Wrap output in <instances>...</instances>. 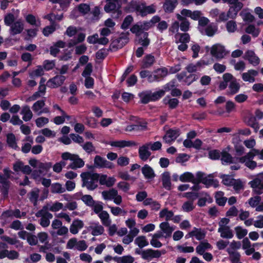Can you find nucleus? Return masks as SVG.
<instances>
[{
    "instance_id": "obj_41",
    "label": "nucleus",
    "mask_w": 263,
    "mask_h": 263,
    "mask_svg": "<svg viewBox=\"0 0 263 263\" xmlns=\"http://www.w3.org/2000/svg\"><path fill=\"white\" fill-rule=\"evenodd\" d=\"M240 84L237 82L236 79H234L230 83L229 88L231 95H234L237 93L240 89Z\"/></svg>"
},
{
    "instance_id": "obj_14",
    "label": "nucleus",
    "mask_w": 263,
    "mask_h": 263,
    "mask_svg": "<svg viewBox=\"0 0 263 263\" xmlns=\"http://www.w3.org/2000/svg\"><path fill=\"white\" fill-rule=\"evenodd\" d=\"M179 135L180 129L179 128H170L167 130L163 139H165L166 142L174 141L179 136Z\"/></svg>"
},
{
    "instance_id": "obj_40",
    "label": "nucleus",
    "mask_w": 263,
    "mask_h": 263,
    "mask_svg": "<svg viewBox=\"0 0 263 263\" xmlns=\"http://www.w3.org/2000/svg\"><path fill=\"white\" fill-rule=\"evenodd\" d=\"M135 243L140 248H143L148 245V242L146 240L145 236H140L137 237L135 240Z\"/></svg>"
},
{
    "instance_id": "obj_15",
    "label": "nucleus",
    "mask_w": 263,
    "mask_h": 263,
    "mask_svg": "<svg viewBox=\"0 0 263 263\" xmlns=\"http://www.w3.org/2000/svg\"><path fill=\"white\" fill-rule=\"evenodd\" d=\"M168 74V70L166 67L158 68L154 71L153 81H160L162 80Z\"/></svg>"
},
{
    "instance_id": "obj_55",
    "label": "nucleus",
    "mask_w": 263,
    "mask_h": 263,
    "mask_svg": "<svg viewBox=\"0 0 263 263\" xmlns=\"http://www.w3.org/2000/svg\"><path fill=\"white\" fill-rule=\"evenodd\" d=\"M231 261L232 263H242L240 262V255L239 252H229Z\"/></svg>"
},
{
    "instance_id": "obj_18",
    "label": "nucleus",
    "mask_w": 263,
    "mask_h": 263,
    "mask_svg": "<svg viewBox=\"0 0 263 263\" xmlns=\"http://www.w3.org/2000/svg\"><path fill=\"white\" fill-rule=\"evenodd\" d=\"M178 5L177 0H165L163 8L166 13H172Z\"/></svg>"
},
{
    "instance_id": "obj_32",
    "label": "nucleus",
    "mask_w": 263,
    "mask_h": 263,
    "mask_svg": "<svg viewBox=\"0 0 263 263\" xmlns=\"http://www.w3.org/2000/svg\"><path fill=\"white\" fill-rule=\"evenodd\" d=\"M105 159L99 155H96L94 158V166H90L88 167L92 169L94 167L96 168H103Z\"/></svg>"
},
{
    "instance_id": "obj_49",
    "label": "nucleus",
    "mask_w": 263,
    "mask_h": 263,
    "mask_svg": "<svg viewBox=\"0 0 263 263\" xmlns=\"http://www.w3.org/2000/svg\"><path fill=\"white\" fill-rule=\"evenodd\" d=\"M108 49L102 48L96 53V57L98 60H104L108 55Z\"/></svg>"
},
{
    "instance_id": "obj_23",
    "label": "nucleus",
    "mask_w": 263,
    "mask_h": 263,
    "mask_svg": "<svg viewBox=\"0 0 263 263\" xmlns=\"http://www.w3.org/2000/svg\"><path fill=\"white\" fill-rule=\"evenodd\" d=\"M218 232L220 233V237L223 238L231 239L234 236L232 230L230 227H219Z\"/></svg>"
},
{
    "instance_id": "obj_27",
    "label": "nucleus",
    "mask_w": 263,
    "mask_h": 263,
    "mask_svg": "<svg viewBox=\"0 0 263 263\" xmlns=\"http://www.w3.org/2000/svg\"><path fill=\"white\" fill-rule=\"evenodd\" d=\"M163 103L165 105H168L170 109H173L177 108L179 101L177 98H170V96H167L163 99Z\"/></svg>"
},
{
    "instance_id": "obj_4",
    "label": "nucleus",
    "mask_w": 263,
    "mask_h": 263,
    "mask_svg": "<svg viewBox=\"0 0 263 263\" xmlns=\"http://www.w3.org/2000/svg\"><path fill=\"white\" fill-rule=\"evenodd\" d=\"M152 26L150 21L139 22L134 24L130 29L133 33H138L140 31L147 32Z\"/></svg>"
},
{
    "instance_id": "obj_35",
    "label": "nucleus",
    "mask_w": 263,
    "mask_h": 263,
    "mask_svg": "<svg viewBox=\"0 0 263 263\" xmlns=\"http://www.w3.org/2000/svg\"><path fill=\"white\" fill-rule=\"evenodd\" d=\"M66 189L62 187L61 183L59 182L53 183L51 185V192L53 194H61L65 192Z\"/></svg>"
},
{
    "instance_id": "obj_60",
    "label": "nucleus",
    "mask_w": 263,
    "mask_h": 263,
    "mask_svg": "<svg viewBox=\"0 0 263 263\" xmlns=\"http://www.w3.org/2000/svg\"><path fill=\"white\" fill-rule=\"evenodd\" d=\"M54 24H51L50 26H46L43 30V34L45 36H48L55 30Z\"/></svg>"
},
{
    "instance_id": "obj_34",
    "label": "nucleus",
    "mask_w": 263,
    "mask_h": 263,
    "mask_svg": "<svg viewBox=\"0 0 263 263\" xmlns=\"http://www.w3.org/2000/svg\"><path fill=\"white\" fill-rule=\"evenodd\" d=\"M179 179L183 182H189L193 183H195L194 175L192 173L188 172H185L180 175Z\"/></svg>"
},
{
    "instance_id": "obj_44",
    "label": "nucleus",
    "mask_w": 263,
    "mask_h": 263,
    "mask_svg": "<svg viewBox=\"0 0 263 263\" xmlns=\"http://www.w3.org/2000/svg\"><path fill=\"white\" fill-rule=\"evenodd\" d=\"M89 228L92 230L91 234L93 236H98L102 235L104 231L103 227L99 224V223L97 226L95 227L90 226Z\"/></svg>"
},
{
    "instance_id": "obj_8",
    "label": "nucleus",
    "mask_w": 263,
    "mask_h": 263,
    "mask_svg": "<svg viewBox=\"0 0 263 263\" xmlns=\"http://www.w3.org/2000/svg\"><path fill=\"white\" fill-rule=\"evenodd\" d=\"M245 60H248L249 63L254 66H257L260 62L259 58L256 55L254 51L248 50L246 51L242 57Z\"/></svg>"
},
{
    "instance_id": "obj_22",
    "label": "nucleus",
    "mask_w": 263,
    "mask_h": 263,
    "mask_svg": "<svg viewBox=\"0 0 263 263\" xmlns=\"http://www.w3.org/2000/svg\"><path fill=\"white\" fill-rule=\"evenodd\" d=\"M0 183L2 185L0 186L1 192L4 198L8 197L9 190L10 185V181H6L4 178L0 177Z\"/></svg>"
},
{
    "instance_id": "obj_29",
    "label": "nucleus",
    "mask_w": 263,
    "mask_h": 263,
    "mask_svg": "<svg viewBox=\"0 0 263 263\" xmlns=\"http://www.w3.org/2000/svg\"><path fill=\"white\" fill-rule=\"evenodd\" d=\"M224 192L222 191H217L215 194V198L216 203L221 206L225 205L228 200L227 198L224 197Z\"/></svg>"
},
{
    "instance_id": "obj_21",
    "label": "nucleus",
    "mask_w": 263,
    "mask_h": 263,
    "mask_svg": "<svg viewBox=\"0 0 263 263\" xmlns=\"http://www.w3.org/2000/svg\"><path fill=\"white\" fill-rule=\"evenodd\" d=\"M71 162L67 167L68 168H71L72 170H76L78 168H81L84 166L85 163L84 161L79 157V155H76L73 158Z\"/></svg>"
},
{
    "instance_id": "obj_26",
    "label": "nucleus",
    "mask_w": 263,
    "mask_h": 263,
    "mask_svg": "<svg viewBox=\"0 0 263 263\" xmlns=\"http://www.w3.org/2000/svg\"><path fill=\"white\" fill-rule=\"evenodd\" d=\"M141 172L146 179H152L155 177L153 169L148 164H145L142 167Z\"/></svg>"
},
{
    "instance_id": "obj_46",
    "label": "nucleus",
    "mask_w": 263,
    "mask_h": 263,
    "mask_svg": "<svg viewBox=\"0 0 263 263\" xmlns=\"http://www.w3.org/2000/svg\"><path fill=\"white\" fill-rule=\"evenodd\" d=\"M133 17L131 15H127L124 19L121 24V28L122 29L126 30L128 29L133 22Z\"/></svg>"
},
{
    "instance_id": "obj_43",
    "label": "nucleus",
    "mask_w": 263,
    "mask_h": 263,
    "mask_svg": "<svg viewBox=\"0 0 263 263\" xmlns=\"http://www.w3.org/2000/svg\"><path fill=\"white\" fill-rule=\"evenodd\" d=\"M114 260L118 263H133L135 259L130 255H126L120 257H115Z\"/></svg>"
},
{
    "instance_id": "obj_11",
    "label": "nucleus",
    "mask_w": 263,
    "mask_h": 263,
    "mask_svg": "<svg viewBox=\"0 0 263 263\" xmlns=\"http://www.w3.org/2000/svg\"><path fill=\"white\" fill-rule=\"evenodd\" d=\"M151 143H146L139 148V157L143 161H146L151 155V152L148 151V146Z\"/></svg>"
},
{
    "instance_id": "obj_54",
    "label": "nucleus",
    "mask_w": 263,
    "mask_h": 263,
    "mask_svg": "<svg viewBox=\"0 0 263 263\" xmlns=\"http://www.w3.org/2000/svg\"><path fill=\"white\" fill-rule=\"evenodd\" d=\"M176 83V80L174 79L172 80L171 81H170L168 83L163 85L162 90L164 91V93L166 91H169L170 90L172 91V89H173L175 87Z\"/></svg>"
},
{
    "instance_id": "obj_63",
    "label": "nucleus",
    "mask_w": 263,
    "mask_h": 263,
    "mask_svg": "<svg viewBox=\"0 0 263 263\" xmlns=\"http://www.w3.org/2000/svg\"><path fill=\"white\" fill-rule=\"evenodd\" d=\"M226 28L229 32H234L237 29V25L234 21H229L227 23Z\"/></svg>"
},
{
    "instance_id": "obj_2",
    "label": "nucleus",
    "mask_w": 263,
    "mask_h": 263,
    "mask_svg": "<svg viewBox=\"0 0 263 263\" xmlns=\"http://www.w3.org/2000/svg\"><path fill=\"white\" fill-rule=\"evenodd\" d=\"M128 32L126 34L122 33L120 36L115 39H112L110 45V48H111L115 50L122 48L128 42Z\"/></svg>"
},
{
    "instance_id": "obj_38",
    "label": "nucleus",
    "mask_w": 263,
    "mask_h": 263,
    "mask_svg": "<svg viewBox=\"0 0 263 263\" xmlns=\"http://www.w3.org/2000/svg\"><path fill=\"white\" fill-rule=\"evenodd\" d=\"M155 62V58L152 54L146 55L143 60L142 67L144 68L151 67Z\"/></svg>"
},
{
    "instance_id": "obj_51",
    "label": "nucleus",
    "mask_w": 263,
    "mask_h": 263,
    "mask_svg": "<svg viewBox=\"0 0 263 263\" xmlns=\"http://www.w3.org/2000/svg\"><path fill=\"white\" fill-rule=\"evenodd\" d=\"M27 36L24 37L25 41H30L31 38L35 37L37 35V30L36 29H28L26 30Z\"/></svg>"
},
{
    "instance_id": "obj_62",
    "label": "nucleus",
    "mask_w": 263,
    "mask_h": 263,
    "mask_svg": "<svg viewBox=\"0 0 263 263\" xmlns=\"http://www.w3.org/2000/svg\"><path fill=\"white\" fill-rule=\"evenodd\" d=\"M45 101L44 100H38L33 104V105L32 107V110L34 112H37L39 110L43 108V107L45 106Z\"/></svg>"
},
{
    "instance_id": "obj_53",
    "label": "nucleus",
    "mask_w": 263,
    "mask_h": 263,
    "mask_svg": "<svg viewBox=\"0 0 263 263\" xmlns=\"http://www.w3.org/2000/svg\"><path fill=\"white\" fill-rule=\"evenodd\" d=\"M221 153L218 149H213L209 152V158L211 160H219L220 158Z\"/></svg>"
},
{
    "instance_id": "obj_33",
    "label": "nucleus",
    "mask_w": 263,
    "mask_h": 263,
    "mask_svg": "<svg viewBox=\"0 0 263 263\" xmlns=\"http://www.w3.org/2000/svg\"><path fill=\"white\" fill-rule=\"evenodd\" d=\"M118 191L115 189H111L109 191H104L102 193V195L105 200L113 199L117 196Z\"/></svg>"
},
{
    "instance_id": "obj_5",
    "label": "nucleus",
    "mask_w": 263,
    "mask_h": 263,
    "mask_svg": "<svg viewBox=\"0 0 263 263\" xmlns=\"http://www.w3.org/2000/svg\"><path fill=\"white\" fill-rule=\"evenodd\" d=\"M210 52L211 55L217 60L223 59L227 54L225 47L219 44L213 45Z\"/></svg>"
},
{
    "instance_id": "obj_50",
    "label": "nucleus",
    "mask_w": 263,
    "mask_h": 263,
    "mask_svg": "<svg viewBox=\"0 0 263 263\" xmlns=\"http://www.w3.org/2000/svg\"><path fill=\"white\" fill-rule=\"evenodd\" d=\"M151 94L152 101H156L160 99L162 97L164 96V91H163L162 89H160L158 91H155L154 92H152L151 91Z\"/></svg>"
},
{
    "instance_id": "obj_47",
    "label": "nucleus",
    "mask_w": 263,
    "mask_h": 263,
    "mask_svg": "<svg viewBox=\"0 0 263 263\" xmlns=\"http://www.w3.org/2000/svg\"><path fill=\"white\" fill-rule=\"evenodd\" d=\"M141 99V102L142 104H147L151 101H152V99L151 94V91L141 93L139 95Z\"/></svg>"
},
{
    "instance_id": "obj_1",
    "label": "nucleus",
    "mask_w": 263,
    "mask_h": 263,
    "mask_svg": "<svg viewBox=\"0 0 263 263\" xmlns=\"http://www.w3.org/2000/svg\"><path fill=\"white\" fill-rule=\"evenodd\" d=\"M121 7L119 0H106L104 9L107 13H112L111 16L114 18H118L122 14Z\"/></svg>"
},
{
    "instance_id": "obj_45",
    "label": "nucleus",
    "mask_w": 263,
    "mask_h": 263,
    "mask_svg": "<svg viewBox=\"0 0 263 263\" xmlns=\"http://www.w3.org/2000/svg\"><path fill=\"white\" fill-rule=\"evenodd\" d=\"M82 201L88 206L92 207L96 201L90 195H84L81 197Z\"/></svg>"
},
{
    "instance_id": "obj_16",
    "label": "nucleus",
    "mask_w": 263,
    "mask_h": 263,
    "mask_svg": "<svg viewBox=\"0 0 263 263\" xmlns=\"http://www.w3.org/2000/svg\"><path fill=\"white\" fill-rule=\"evenodd\" d=\"M243 4L241 2H239L231 6L228 11L229 17L234 19L236 18L238 12L242 8Z\"/></svg>"
},
{
    "instance_id": "obj_7",
    "label": "nucleus",
    "mask_w": 263,
    "mask_h": 263,
    "mask_svg": "<svg viewBox=\"0 0 263 263\" xmlns=\"http://www.w3.org/2000/svg\"><path fill=\"white\" fill-rule=\"evenodd\" d=\"M110 146L120 148H124L126 147H133L136 146L138 145L136 142L132 140H117L110 141L108 143Z\"/></svg>"
},
{
    "instance_id": "obj_58",
    "label": "nucleus",
    "mask_w": 263,
    "mask_h": 263,
    "mask_svg": "<svg viewBox=\"0 0 263 263\" xmlns=\"http://www.w3.org/2000/svg\"><path fill=\"white\" fill-rule=\"evenodd\" d=\"M55 66V61L54 60H46L43 62L44 68L46 71H49L52 69Z\"/></svg>"
},
{
    "instance_id": "obj_42",
    "label": "nucleus",
    "mask_w": 263,
    "mask_h": 263,
    "mask_svg": "<svg viewBox=\"0 0 263 263\" xmlns=\"http://www.w3.org/2000/svg\"><path fill=\"white\" fill-rule=\"evenodd\" d=\"M39 190L38 189H36L35 191H31L28 194L29 200L33 203L34 205L37 204L39 196Z\"/></svg>"
},
{
    "instance_id": "obj_48",
    "label": "nucleus",
    "mask_w": 263,
    "mask_h": 263,
    "mask_svg": "<svg viewBox=\"0 0 263 263\" xmlns=\"http://www.w3.org/2000/svg\"><path fill=\"white\" fill-rule=\"evenodd\" d=\"M236 236L237 238L239 239H242L245 236L247 235L248 233V230L245 229H242L240 226H237L235 228Z\"/></svg>"
},
{
    "instance_id": "obj_13",
    "label": "nucleus",
    "mask_w": 263,
    "mask_h": 263,
    "mask_svg": "<svg viewBox=\"0 0 263 263\" xmlns=\"http://www.w3.org/2000/svg\"><path fill=\"white\" fill-rule=\"evenodd\" d=\"M24 28L23 23L21 20H18L11 25L10 34L12 36L20 34L23 31Z\"/></svg>"
},
{
    "instance_id": "obj_20",
    "label": "nucleus",
    "mask_w": 263,
    "mask_h": 263,
    "mask_svg": "<svg viewBox=\"0 0 263 263\" xmlns=\"http://www.w3.org/2000/svg\"><path fill=\"white\" fill-rule=\"evenodd\" d=\"M155 12V6L153 4L146 6V3L145 2H143L139 14L141 16L144 17L148 14H153Z\"/></svg>"
},
{
    "instance_id": "obj_3",
    "label": "nucleus",
    "mask_w": 263,
    "mask_h": 263,
    "mask_svg": "<svg viewBox=\"0 0 263 263\" xmlns=\"http://www.w3.org/2000/svg\"><path fill=\"white\" fill-rule=\"evenodd\" d=\"M249 184L253 189V192L257 195L263 193V173L259 177H256L249 182Z\"/></svg>"
},
{
    "instance_id": "obj_52",
    "label": "nucleus",
    "mask_w": 263,
    "mask_h": 263,
    "mask_svg": "<svg viewBox=\"0 0 263 263\" xmlns=\"http://www.w3.org/2000/svg\"><path fill=\"white\" fill-rule=\"evenodd\" d=\"M78 9L80 13L85 15L90 11V8L88 4L82 3L78 5Z\"/></svg>"
},
{
    "instance_id": "obj_39",
    "label": "nucleus",
    "mask_w": 263,
    "mask_h": 263,
    "mask_svg": "<svg viewBox=\"0 0 263 263\" xmlns=\"http://www.w3.org/2000/svg\"><path fill=\"white\" fill-rule=\"evenodd\" d=\"M174 216V213L172 211H169L167 209L165 208L162 210L159 213L160 218H163L165 217V220L167 221L172 220Z\"/></svg>"
},
{
    "instance_id": "obj_31",
    "label": "nucleus",
    "mask_w": 263,
    "mask_h": 263,
    "mask_svg": "<svg viewBox=\"0 0 263 263\" xmlns=\"http://www.w3.org/2000/svg\"><path fill=\"white\" fill-rule=\"evenodd\" d=\"M162 182L163 187L167 190H170L171 189V182L170 173L164 172L162 174Z\"/></svg>"
},
{
    "instance_id": "obj_25",
    "label": "nucleus",
    "mask_w": 263,
    "mask_h": 263,
    "mask_svg": "<svg viewBox=\"0 0 263 263\" xmlns=\"http://www.w3.org/2000/svg\"><path fill=\"white\" fill-rule=\"evenodd\" d=\"M159 227L162 232L165 234V238L171 237L172 232L174 230V228L173 227H171L169 223L167 221L161 222L159 225Z\"/></svg>"
},
{
    "instance_id": "obj_30",
    "label": "nucleus",
    "mask_w": 263,
    "mask_h": 263,
    "mask_svg": "<svg viewBox=\"0 0 263 263\" xmlns=\"http://www.w3.org/2000/svg\"><path fill=\"white\" fill-rule=\"evenodd\" d=\"M98 216L104 226L109 227L110 225L111 221L109 218V215L107 211H102V212L99 213Z\"/></svg>"
},
{
    "instance_id": "obj_6",
    "label": "nucleus",
    "mask_w": 263,
    "mask_h": 263,
    "mask_svg": "<svg viewBox=\"0 0 263 263\" xmlns=\"http://www.w3.org/2000/svg\"><path fill=\"white\" fill-rule=\"evenodd\" d=\"M66 79L64 76L57 75L47 81V86L52 88H57L64 84Z\"/></svg>"
},
{
    "instance_id": "obj_56",
    "label": "nucleus",
    "mask_w": 263,
    "mask_h": 263,
    "mask_svg": "<svg viewBox=\"0 0 263 263\" xmlns=\"http://www.w3.org/2000/svg\"><path fill=\"white\" fill-rule=\"evenodd\" d=\"M198 79L196 74H190L186 76L183 80V82L188 86L190 85L194 81Z\"/></svg>"
},
{
    "instance_id": "obj_61",
    "label": "nucleus",
    "mask_w": 263,
    "mask_h": 263,
    "mask_svg": "<svg viewBox=\"0 0 263 263\" xmlns=\"http://www.w3.org/2000/svg\"><path fill=\"white\" fill-rule=\"evenodd\" d=\"M232 186H233V189L235 191H239L243 189V183L239 179H234Z\"/></svg>"
},
{
    "instance_id": "obj_28",
    "label": "nucleus",
    "mask_w": 263,
    "mask_h": 263,
    "mask_svg": "<svg viewBox=\"0 0 263 263\" xmlns=\"http://www.w3.org/2000/svg\"><path fill=\"white\" fill-rule=\"evenodd\" d=\"M221 160L223 164L226 163H236L235 158H233L231 155L227 151H223L221 153Z\"/></svg>"
},
{
    "instance_id": "obj_37",
    "label": "nucleus",
    "mask_w": 263,
    "mask_h": 263,
    "mask_svg": "<svg viewBox=\"0 0 263 263\" xmlns=\"http://www.w3.org/2000/svg\"><path fill=\"white\" fill-rule=\"evenodd\" d=\"M7 143L9 147L13 149H16L17 147L15 136L13 133L7 134Z\"/></svg>"
},
{
    "instance_id": "obj_36",
    "label": "nucleus",
    "mask_w": 263,
    "mask_h": 263,
    "mask_svg": "<svg viewBox=\"0 0 263 263\" xmlns=\"http://www.w3.org/2000/svg\"><path fill=\"white\" fill-rule=\"evenodd\" d=\"M193 231H194V237H195L196 239L198 240H201L205 237V232L204 230H202L201 228L194 227Z\"/></svg>"
},
{
    "instance_id": "obj_57",
    "label": "nucleus",
    "mask_w": 263,
    "mask_h": 263,
    "mask_svg": "<svg viewBox=\"0 0 263 263\" xmlns=\"http://www.w3.org/2000/svg\"><path fill=\"white\" fill-rule=\"evenodd\" d=\"M92 71V64L91 63H88L86 64V65L84 68V70L82 72V76L84 78L90 77Z\"/></svg>"
},
{
    "instance_id": "obj_24",
    "label": "nucleus",
    "mask_w": 263,
    "mask_h": 263,
    "mask_svg": "<svg viewBox=\"0 0 263 263\" xmlns=\"http://www.w3.org/2000/svg\"><path fill=\"white\" fill-rule=\"evenodd\" d=\"M84 227L83 222L79 219H74L70 226V232L72 234H76L79 232V229H82Z\"/></svg>"
},
{
    "instance_id": "obj_10",
    "label": "nucleus",
    "mask_w": 263,
    "mask_h": 263,
    "mask_svg": "<svg viewBox=\"0 0 263 263\" xmlns=\"http://www.w3.org/2000/svg\"><path fill=\"white\" fill-rule=\"evenodd\" d=\"M142 3L143 2L133 0L125 7V10L128 13H132L136 11L139 13Z\"/></svg>"
},
{
    "instance_id": "obj_9",
    "label": "nucleus",
    "mask_w": 263,
    "mask_h": 263,
    "mask_svg": "<svg viewBox=\"0 0 263 263\" xmlns=\"http://www.w3.org/2000/svg\"><path fill=\"white\" fill-rule=\"evenodd\" d=\"M136 35L139 44L143 47H147L151 42L150 39L148 38L149 34L148 32H143L140 31L138 33H134Z\"/></svg>"
},
{
    "instance_id": "obj_59",
    "label": "nucleus",
    "mask_w": 263,
    "mask_h": 263,
    "mask_svg": "<svg viewBox=\"0 0 263 263\" xmlns=\"http://www.w3.org/2000/svg\"><path fill=\"white\" fill-rule=\"evenodd\" d=\"M261 197L259 196H256L250 198L248 200V203L252 208H256L257 205L261 201Z\"/></svg>"
},
{
    "instance_id": "obj_64",
    "label": "nucleus",
    "mask_w": 263,
    "mask_h": 263,
    "mask_svg": "<svg viewBox=\"0 0 263 263\" xmlns=\"http://www.w3.org/2000/svg\"><path fill=\"white\" fill-rule=\"evenodd\" d=\"M82 146L83 149L88 154H90L95 150V147L92 143L89 141L86 142Z\"/></svg>"
},
{
    "instance_id": "obj_19",
    "label": "nucleus",
    "mask_w": 263,
    "mask_h": 263,
    "mask_svg": "<svg viewBox=\"0 0 263 263\" xmlns=\"http://www.w3.org/2000/svg\"><path fill=\"white\" fill-rule=\"evenodd\" d=\"M81 177L82 179V181H84V183L85 184V183L87 182L86 181H85L86 180L90 179L95 182H98L100 177V174L97 173L86 172L81 173Z\"/></svg>"
},
{
    "instance_id": "obj_12",
    "label": "nucleus",
    "mask_w": 263,
    "mask_h": 263,
    "mask_svg": "<svg viewBox=\"0 0 263 263\" xmlns=\"http://www.w3.org/2000/svg\"><path fill=\"white\" fill-rule=\"evenodd\" d=\"M161 255V252L160 251L148 249L143 251L142 258L144 260H148L154 258H159Z\"/></svg>"
},
{
    "instance_id": "obj_17",
    "label": "nucleus",
    "mask_w": 263,
    "mask_h": 263,
    "mask_svg": "<svg viewBox=\"0 0 263 263\" xmlns=\"http://www.w3.org/2000/svg\"><path fill=\"white\" fill-rule=\"evenodd\" d=\"M214 176L213 174H210L207 177H205L203 181L201 182L205 185L206 188H209L212 186L217 187L219 185V182L217 179H213Z\"/></svg>"
}]
</instances>
